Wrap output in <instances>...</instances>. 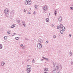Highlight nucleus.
<instances>
[{
	"label": "nucleus",
	"mask_w": 73,
	"mask_h": 73,
	"mask_svg": "<svg viewBox=\"0 0 73 73\" xmlns=\"http://www.w3.org/2000/svg\"><path fill=\"white\" fill-rule=\"evenodd\" d=\"M21 46H23V44H21Z\"/></svg>",
	"instance_id": "obj_42"
},
{
	"label": "nucleus",
	"mask_w": 73,
	"mask_h": 73,
	"mask_svg": "<svg viewBox=\"0 0 73 73\" xmlns=\"http://www.w3.org/2000/svg\"><path fill=\"white\" fill-rule=\"evenodd\" d=\"M34 13H35V11H34Z\"/></svg>",
	"instance_id": "obj_48"
},
{
	"label": "nucleus",
	"mask_w": 73,
	"mask_h": 73,
	"mask_svg": "<svg viewBox=\"0 0 73 73\" xmlns=\"http://www.w3.org/2000/svg\"><path fill=\"white\" fill-rule=\"evenodd\" d=\"M45 72H46V71H44V73H45Z\"/></svg>",
	"instance_id": "obj_51"
},
{
	"label": "nucleus",
	"mask_w": 73,
	"mask_h": 73,
	"mask_svg": "<svg viewBox=\"0 0 73 73\" xmlns=\"http://www.w3.org/2000/svg\"><path fill=\"white\" fill-rule=\"evenodd\" d=\"M69 36L70 37H71V36H72V34H70Z\"/></svg>",
	"instance_id": "obj_38"
},
{
	"label": "nucleus",
	"mask_w": 73,
	"mask_h": 73,
	"mask_svg": "<svg viewBox=\"0 0 73 73\" xmlns=\"http://www.w3.org/2000/svg\"><path fill=\"white\" fill-rule=\"evenodd\" d=\"M72 54H73V53L72 52L70 51V56H72Z\"/></svg>",
	"instance_id": "obj_16"
},
{
	"label": "nucleus",
	"mask_w": 73,
	"mask_h": 73,
	"mask_svg": "<svg viewBox=\"0 0 73 73\" xmlns=\"http://www.w3.org/2000/svg\"><path fill=\"white\" fill-rule=\"evenodd\" d=\"M6 16H7V17H8V15H5Z\"/></svg>",
	"instance_id": "obj_46"
},
{
	"label": "nucleus",
	"mask_w": 73,
	"mask_h": 73,
	"mask_svg": "<svg viewBox=\"0 0 73 73\" xmlns=\"http://www.w3.org/2000/svg\"><path fill=\"white\" fill-rule=\"evenodd\" d=\"M28 1H25V4L26 5H27V4H28Z\"/></svg>",
	"instance_id": "obj_17"
},
{
	"label": "nucleus",
	"mask_w": 73,
	"mask_h": 73,
	"mask_svg": "<svg viewBox=\"0 0 73 73\" xmlns=\"http://www.w3.org/2000/svg\"><path fill=\"white\" fill-rule=\"evenodd\" d=\"M19 37H16L15 38V39L16 40H19Z\"/></svg>",
	"instance_id": "obj_26"
},
{
	"label": "nucleus",
	"mask_w": 73,
	"mask_h": 73,
	"mask_svg": "<svg viewBox=\"0 0 73 73\" xmlns=\"http://www.w3.org/2000/svg\"><path fill=\"white\" fill-rule=\"evenodd\" d=\"M56 70L55 69H53L52 72L53 73H56Z\"/></svg>",
	"instance_id": "obj_12"
},
{
	"label": "nucleus",
	"mask_w": 73,
	"mask_h": 73,
	"mask_svg": "<svg viewBox=\"0 0 73 73\" xmlns=\"http://www.w3.org/2000/svg\"><path fill=\"white\" fill-rule=\"evenodd\" d=\"M70 9H71L72 10H73V7H70Z\"/></svg>",
	"instance_id": "obj_30"
},
{
	"label": "nucleus",
	"mask_w": 73,
	"mask_h": 73,
	"mask_svg": "<svg viewBox=\"0 0 73 73\" xmlns=\"http://www.w3.org/2000/svg\"><path fill=\"white\" fill-rule=\"evenodd\" d=\"M29 2L31 3V1H29Z\"/></svg>",
	"instance_id": "obj_50"
},
{
	"label": "nucleus",
	"mask_w": 73,
	"mask_h": 73,
	"mask_svg": "<svg viewBox=\"0 0 73 73\" xmlns=\"http://www.w3.org/2000/svg\"><path fill=\"white\" fill-rule=\"evenodd\" d=\"M29 1H28V4L29 5H31V2H29Z\"/></svg>",
	"instance_id": "obj_23"
},
{
	"label": "nucleus",
	"mask_w": 73,
	"mask_h": 73,
	"mask_svg": "<svg viewBox=\"0 0 73 73\" xmlns=\"http://www.w3.org/2000/svg\"><path fill=\"white\" fill-rule=\"evenodd\" d=\"M15 13V11L14 10H12L11 13H10V14L11 15H12V16H14V14Z\"/></svg>",
	"instance_id": "obj_5"
},
{
	"label": "nucleus",
	"mask_w": 73,
	"mask_h": 73,
	"mask_svg": "<svg viewBox=\"0 0 73 73\" xmlns=\"http://www.w3.org/2000/svg\"><path fill=\"white\" fill-rule=\"evenodd\" d=\"M56 13H57V11L56 10L54 12L55 16H56Z\"/></svg>",
	"instance_id": "obj_27"
},
{
	"label": "nucleus",
	"mask_w": 73,
	"mask_h": 73,
	"mask_svg": "<svg viewBox=\"0 0 73 73\" xmlns=\"http://www.w3.org/2000/svg\"><path fill=\"white\" fill-rule=\"evenodd\" d=\"M16 33H15L14 34H13V35H12V36H15V35H16Z\"/></svg>",
	"instance_id": "obj_33"
},
{
	"label": "nucleus",
	"mask_w": 73,
	"mask_h": 73,
	"mask_svg": "<svg viewBox=\"0 0 73 73\" xmlns=\"http://www.w3.org/2000/svg\"><path fill=\"white\" fill-rule=\"evenodd\" d=\"M64 27H63V28H63L64 29Z\"/></svg>",
	"instance_id": "obj_52"
},
{
	"label": "nucleus",
	"mask_w": 73,
	"mask_h": 73,
	"mask_svg": "<svg viewBox=\"0 0 73 73\" xmlns=\"http://www.w3.org/2000/svg\"><path fill=\"white\" fill-rule=\"evenodd\" d=\"M43 10H44V11L45 13H46V11H47L48 10V7H47V6L46 5L44 6L43 7Z\"/></svg>",
	"instance_id": "obj_2"
},
{
	"label": "nucleus",
	"mask_w": 73,
	"mask_h": 73,
	"mask_svg": "<svg viewBox=\"0 0 73 73\" xmlns=\"http://www.w3.org/2000/svg\"><path fill=\"white\" fill-rule=\"evenodd\" d=\"M71 64L72 65V64H73V61H71Z\"/></svg>",
	"instance_id": "obj_36"
},
{
	"label": "nucleus",
	"mask_w": 73,
	"mask_h": 73,
	"mask_svg": "<svg viewBox=\"0 0 73 73\" xmlns=\"http://www.w3.org/2000/svg\"><path fill=\"white\" fill-rule=\"evenodd\" d=\"M3 48V45L1 44H0V49Z\"/></svg>",
	"instance_id": "obj_20"
},
{
	"label": "nucleus",
	"mask_w": 73,
	"mask_h": 73,
	"mask_svg": "<svg viewBox=\"0 0 73 73\" xmlns=\"http://www.w3.org/2000/svg\"><path fill=\"white\" fill-rule=\"evenodd\" d=\"M22 25H24V27H26V26H25V25H26V24H25V21H23L22 23Z\"/></svg>",
	"instance_id": "obj_8"
},
{
	"label": "nucleus",
	"mask_w": 73,
	"mask_h": 73,
	"mask_svg": "<svg viewBox=\"0 0 73 73\" xmlns=\"http://www.w3.org/2000/svg\"><path fill=\"white\" fill-rule=\"evenodd\" d=\"M42 58H44H44H45V57H44V56H42Z\"/></svg>",
	"instance_id": "obj_45"
},
{
	"label": "nucleus",
	"mask_w": 73,
	"mask_h": 73,
	"mask_svg": "<svg viewBox=\"0 0 73 73\" xmlns=\"http://www.w3.org/2000/svg\"><path fill=\"white\" fill-rule=\"evenodd\" d=\"M38 41L40 43H42V40L41 38H39L38 39Z\"/></svg>",
	"instance_id": "obj_11"
},
{
	"label": "nucleus",
	"mask_w": 73,
	"mask_h": 73,
	"mask_svg": "<svg viewBox=\"0 0 73 73\" xmlns=\"http://www.w3.org/2000/svg\"><path fill=\"white\" fill-rule=\"evenodd\" d=\"M17 21V23H20V20H19L18 21Z\"/></svg>",
	"instance_id": "obj_24"
},
{
	"label": "nucleus",
	"mask_w": 73,
	"mask_h": 73,
	"mask_svg": "<svg viewBox=\"0 0 73 73\" xmlns=\"http://www.w3.org/2000/svg\"><path fill=\"white\" fill-rule=\"evenodd\" d=\"M57 70H61L62 69V66L60 64H58L56 66Z\"/></svg>",
	"instance_id": "obj_1"
},
{
	"label": "nucleus",
	"mask_w": 73,
	"mask_h": 73,
	"mask_svg": "<svg viewBox=\"0 0 73 73\" xmlns=\"http://www.w3.org/2000/svg\"><path fill=\"white\" fill-rule=\"evenodd\" d=\"M25 11H26V10H25V9H24V12H25Z\"/></svg>",
	"instance_id": "obj_43"
},
{
	"label": "nucleus",
	"mask_w": 73,
	"mask_h": 73,
	"mask_svg": "<svg viewBox=\"0 0 73 73\" xmlns=\"http://www.w3.org/2000/svg\"><path fill=\"white\" fill-rule=\"evenodd\" d=\"M44 73H47L48 72V68H44ZM45 71H46V72H45Z\"/></svg>",
	"instance_id": "obj_7"
},
{
	"label": "nucleus",
	"mask_w": 73,
	"mask_h": 73,
	"mask_svg": "<svg viewBox=\"0 0 73 73\" xmlns=\"http://www.w3.org/2000/svg\"><path fill=\"white\" fill-rule=\"evenodd\" d=\"M31 70V69H28L27 70V73H30Z\"/></svg>",
	"instance_id": "obj_10"
},
{
	"label": "nucleus",
	"mask_w": 73,
	"mask_h": 73,
	"mask_svg": "<svg viewBox=\"0 0 73 73\" xmlns=\"http://www.w3.org/2000/svg\"><path fill=\"white\" fill-rule=\"evenodd\" d=\"M52 27H54V25H53V24H52Z\"/></svg>",
	"instance_id": "obj_44"
},
{
	"label": "nucleus",
	"mask_w": 73,
	"mask_h": 73,
	"mask_svg": "<svg viewBox=\"0 0 73 73\" xmlns=\"http://www.w3.org/2000/svg\"><path fill=\"white\" fill-rule=\"evenodd\" d=\"M65 27H64H64H62V30H60V33H61V34H63V33H64V31H65Z\"/></svg>",
	"instance_id": "obj_3"
},
{
	"label": "nucleus",
	"mask_w": 73,
	"mask_h": 73,
	"mask_svg": "<svg viewBox=\"0 0 73 73\" xmlns=\"http://www.w3.org/2000/svg\"><path fill=\"white\" fill-rule=\"evenodd\" d=\"M27 69H31V66H30V65H27Z\"/></svg>",
	"instance_id": "obj_15"
},
{
	"label": "nucleus",
	"mask_w": 73,
	"mask_h": 73,
	"mask_svg": "<svg viewBox=\"0 0 73 73\" xmlns=\"http://www.w3.org/2000/svg\"><path fill=\"white\" fill-rule=\"evenodd\" d=\"M32 62H33V63H35V60L33 59L32 60Z\"/></svg>",
	"instance_id": "obj_29"
},
{
	"label": "nucleus",
	"mask_w": 73,
	"mask_h": 73,
	"mask_svg": "<svg viewBox=\"0 0 73 73\" xmlns=\"http://www.w3.org/2000/svg\"><path fill=\"white\" fill-rule=\"evenodd\" d=\"M4 64H5V62H2L1 63V65H2V66H3L4 65Z\"/></svg>",
	"instance_id": "obj_13"
},
{
	"label": "nucleus",
	"mask_w": 73,
	"mask_h": 73,
	"mask_svg": "<svg viewBox=\"0 0 73 73\" xmlns=\"http://www.w3.org/2000/svg\"><path fill=\"white\" fill-rule=\"evenodd\" d=\"M37 46L39 49H41L42 48V44L41 43H38Z\"/></svg>",
	"instance_id": "obj_4"
},
{
	"label": "nucleus",
	"mask_w": 73,
	"mask_h": 73,
	"mask_svg": "<svg viewBox=\"0 0 73 73\" xmlns=\"http://www.w3.org/2000/svg\"><path fill=\"white\" fill-rule=\"evenodd\" d=\"M53 64L54 65H54H55V63H54V62H53Z\"/></svg>",
	"instance_id": "obj_41"
},
{
	"label": "nucleus",
	"mask_w": 73,
	"mask_h": 73,
	"mask_svg": "<svg viewBox=\"0 0 73 73\" xmlns=\"http://www.w3.org/2000/svg\"><path fill=\"white\" fill-rule=\"evenodd\" d=\"M46 44H48V41H46Z\"/></svg>",
	"instance_id": "obj_35"
},
{
	"label": "nucleus",
	"mask_w": 73,
	"mask_h": 73,
	"mask_svg": "<svg viewBox=\"0 0 73 73\" xmlns=\"http://www.w3.org/2000/svg\"><path fill=\"white\" fill-rule=\"evenodd\" d=\"M11 27V28H14V27H15V25L14 24H13Z\"/></svg>",
	"instance_id": "obj_19"
},
{
	"label": "nucleus",
	"mask_w": 73,
	"mask_h": 73,
	"mask_svg": "<svg viewBox=\"0 0 73 73\" xmlns=\"http://www.w3.org/2000/svg\"><path fill=\"white\" fill-rule=\"evenodd\" d=\"M60 27H59V28H60V29H61V28H62V26H63V25L62 24H60Z\"/></svg>",
	"instance_id": "obj_14"
},
{
	"label": "nucleus",
	"mask_w": 73,
	"mask_h": 73,
	"mask_svg": "<svg viewBox=\"0 0 73 73\" xmlns=\"http://www.w3.org/2000/svg\"><path fill=\"white\" fill-rule=\"evenodd\" d=\"M41 61H44V59H41Z\"/></svg>",
	"instance_id": "obj_40"
},
{
	"label": "nucleus",
	"mask_w": 73,
	"mask_h": 73,
	"mask_svg": "<svg viewBox=\"0 0 73 73\" xmlns=\"http://www.w3.org/2000/svg\"><path fill=\"white\" fill-rule=\"evenodd\" d=\"M53 38H56V36L55 35H53Z\"/></svg>",
	"instance_id": "obj_34"
},
{
	"label": "nucleus",
	"mask_w": 73,
	"mask_h": 73,
	"mask_svg": "<svg viewBox=\"0 0 73 73\" xmlns=\"http://www.w3.org/2000/svg\"><path fill=\"white\" fill-rule=\"evenodd\" d=\"M35 8H36V9H37V5H35Z\"/></svg>",
	"instance_id": "obj_28"
},
{
	"label": "nucleus",
	"mask_w": 73,
	"mask_h": 73,
	"mask_svg": "<svg viewBox=\"0 0 73 73\" xmlns=\"http://www.w3.org/2000/svg\"><path fill=\"white\" fill-rule=\"evenodd\" d=\"M27 14L29 15H30V14H31V13H28Z\"/></svg>",
	"instance_id": "obj_39"
},
{
	"label": "nucleus",
	"mask_w": 73,
	"mask_h": 73,
	"mask_svg": "<svg viewBox=\"0 0 73 73\" xmlns=\"http://www.w3.org/2000/svg\"><path fill=\"white\" fill-rule=\"evenodd\" d=\"M46 22H49V18H47L46 20Z\"/></svg>",
	"instance_id": "obj_21"
},
{
	"label": "nucleus",
	"mask_w": 73,
	"mask_h": 73,
	"mask_svg": "<svg viewBox=\"0 0 73 73\" xmlns=\"http://www.w3.org/2000/svg\"><path fill=\"white\" fill-rule=\"evenodd\" d=\"M7 33L8 35H10V31H9L7 32Z\"/></svg>",
	"instance_id": "obj_25"
},
{
	"label": "nucleus",
	"mask_w": 73,
	"mask_h": 73,
	"mask_svg": "<svg viewBox=\"0 0 73 73\" xmlns=\"http://www.w3.org/2000/svg\"><path fill=\"white\" fill-rule=\"evenodd\" d=\"M59 28H60V27H59V26H57V29H59Z\"/></svg>",
	"instance_id": "obj_32"
},
{
	"label": "nucleus",
	"mask_w": 73,
	"mask_h": 73,
	"mask_svg": "<svg viewBox=\"0 0 73 73\" xmlns=\"http://www.w3.org/2000/svg\"><path fill=\"white\" fill-rule=\"evenodd\" d=\"M25 48V46H23L22 47V49H24V48Z\"/></svg>",
	"instance_id": "obj_31"
},
{
	"label": "nucleus",
	"mask_w": 73,
	"mask_h": 73,
	"mask_svg": "<svg viewBox=\"0 0 73 73\" xmlns=\"http://www.w3.org/2000/svg\"><path fill=\"white\" fill-rule=\"evenodd\" d=\"M58 20L59 21V22H61V21H62V19H61V16H60L58 19Z\"/></svg>",
	"instance_id": "obj_9"
},
{
	"label": "nucleus",
	"mask_w": 73,
	"mask_h": 73,
	"mask_svg": "<svg viewBox=\"0 0 73 73\" xmlns=\"http://www.w3.org/2000/svg\"><path fill=\"white\" fill-rule=\"evenodd\" d=\"M19 25H21V24H20Z\"/></svg>",
	"instance_id": "obj_47"
},
{
	"label": "nucleus",
	"mask_w": 73,
	"mask_h": 73,
	"mask_svg": "<svg viewBox=\"0 0 73 73\" xmlns=\"http://www.w3.org/2000/svg\"><path fill=\"white\" fill-rule=\"evenodd\" d=\"M44 59L45 60H46L47 61H49V59H48V58H45Z\"/></svg>",
	"instance_id": "obj_22"
},
{
	"label": "nucleus",
	"mask_w": 73,
	"mask_h": 73,
	"mask_svg": "<svg viewBox=\"0 0 73 73\" xmlns=\"http://www.w3.org/2000/svg\"><path fill=\"white\" fill-rule=\"evenodd\" d=\"M25 40H29V39L27 38H25Z\"/></svg>",
	"instance_id": "obj_37"
},
{
	"label": "nucleus",
	"mask_w": 73,
	"mask_h": 73,
	"mask_svg": "<svg viewBox=\"0 0 73 73\" xmlns=\"http://www.w3.org/2000/svg\"><path fill=\"white\" fill-rule=\"evenodd\" d=\"M49 15H50V13H49Z\"/></svg>",
	"instance_id": "obj_49"
},
{
	"label": "nucleus",
	"mask_w": 73,
	"mask_h": 73,
	"mask_svg": "<svg viewBox=\"0 0 73 73\" xmlns=\"http://www.w3.org/2000/svg\"><path fill=\"white\" fill-rule=\"evenodd\" d=\"M4 40H7V36H5L4 37Z\"/></svg>",
	"instance_id": "obj_18"
},
{
	"label": "nucleus",
	"mask_w": 73,
	"mask_h": 73,
	"mask_svg": "<svg viewBox=\"0 0 73 73\" xmlns=\"http://www.w3.org/2000/svg\"><path fill=\"white\" fill-rule=\"evenodd\" d=\"M8 11L9 10L7 9H6L5 10H4V13L5 14H8Z\"/></svg>",
	"instance_id": "obj_6"
}]
</instances>
